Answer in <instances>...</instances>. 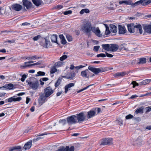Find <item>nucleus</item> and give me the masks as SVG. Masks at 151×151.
I'll return each mask as SVG.
<instances>
[{
    "instance_id": "1",
    "label": "nucleus",
    "mask_w": 151,
    "mask_h": 151,
    "mask_svg": "<svg viewBox=\"0 0 151 151\" xmlns=\"http://www.w3.org/2000/svg\"><path fill=\"white\" fill-rule=\"evenodd\" d=\"M92 25L90 22H88L84 24L81 27L82 31L84 33L89 35L91 32Z\"/></svg>"
},
{
    "instance_id": "2",
    "label": "nucleus",
    "mask_w": 151,
    "mask_h": 151,
    "mask_svg": "<svg viewBox=\"0 0 151 151\" xmlns=\"http://www.w3.org/2000/svg\"><path fill=\"white\" fill-rule=\"evenodd\" d=\"M88 69L96 74H97L100 72H102L105 71L106 69L104 68H96L89 66Z\"/></svg>"
},
{
    "instance_id": "3",
    "label": "nucleus",
    "mask_w": 151,
    "mask_h": 151,
    "mask_svg": "<svg viewBox=\"0 0 151 151\" xmlns=\"http://www.w3.org/2000/svg\"><path fill=\"white\" fill-rule=\"evenodd\" d=\"M28 83L30 88L33 90H37L39 86L38 81L36 79L33 82L29 81Z\"/></svg>"
},
{
    "instance_id": "4",
    "label": "nucleus",
    "mask_w": 151,
    "mask_h": 151,
    "mask_svg": "<svg viewBox=\"0 0 151 151\" xmlns=\"http://www.w3.org/2000/svg\"><path fill=\"white\" fill-rule=\"evenodd\" d=\"M66 119L67 122L69 125L74 124L78 122L76 118V116L75 115H73L68 117Z\"/></svg>"
},
{
    "instance_id": "5",
    "label": "nucleus",
    "mask_w": 151,
    "mask_h": 151,
    "mask_svg": "<svg viewBox=\"0 0 151 151\" xmlns=\"http://www.w3.org/2000/svg\"><path fill=\"white\" fill-rule=\"evenodd\" d=\"M75 115L76 116V118L78 122H80L84 121L85 119L86 116L83 112H81Z\"/></svg>"
},
{
    "instance_id": "6",
    "label": "nucleus",
    "mask_w": 151,
    "mask_h": 151,
    "mask_svg": "<svg viewBox=\"0 0 151 151\" xmlns=\"http://www.w3.org/2000/svg\"><path fill=\"white\" fill-rule=\"evenodd\" d=\"M112 139L110 138H107L102 140L101 145H111L112 143Z\"/></svg>"
},
{
    "instance_id": "7",
    "label": "nucleus",
    "mask_w": 151,
    "mask_h": 151,
    "mask_svg": "<svg viewBox=\"0 0 151 151\" xmlns=\"http://www.w3.org/2000/svg\"><path fill=\"white\" fill-rule=\"evenodd\" d=\"M74 147L73 146L71 147L70 148L68 146H61L59 147L57 151H74Z\"/></svg>"
},
{
    "instance_id": "8",
    "label": "nucleus",
    "mask_w": 151,
    "mask_h": 151,
    "mask_svg": "<svg viewBox=\"0 0 151 151\" xmlns=\"http://www.w3.org/2000/svg\"><path fill=\"white\" fill-rule=\"evenodd\" d=\"M53 93L52 88L50 87H48L45 89V95L47 97H48L51 95Z\"/></svg>"
},
{
    "instance_id": "9",
    "label": "nucleus",
    "mask_w": 151,
    "mask_h": 151,
    "mask_svg": "<svg viewBox=\"0 0 151 151\" xmlns=\"http://www.w3.org/2000/svg\"><path fill=\"white\" fill-rule=\"evenodd\" d=\"M47 97L43 93L41 94L38 99V103L39 104L41 105L44 103L46 98Z\"/></svg>"
},
{
    "instance_id": "10",
    "label": "nucleus",
    "mask_w": 151,
    "mask_h": 151,
    "mask_svg": "<svg viewBox=\"0 0 151 151\" xmlns=\"http://www.w3.org/2000/svg\"><path fill=\"white\" fill-rule=\"evenodd\" d=\"M22 2L23 5L25 6L27 9L31 8L32 6V2L27 0H23Z\"/></svg>"
},
{
    "instance_id": "11",
    "label": "nucleus",
    "mask_w": 151,
    "mask_h": 151,
    "mask_svg": "<svg viewBox=\"0 0 151 151\" xmlns=\"http://www.w3.org/2000/svg\"><path fill=\"white\" fill-rule=\"evenodd\" d=\"M11 8L12 10L19 11L22 9V6L20 4H16L12 5L11 6Z\"/></svg>"
},
{
    "instance_id": "12",
    "label": "nucleus",
    "mask_w": 151,
    "mask_h": 151,
    "mask_svg": "<svg viewBox=\"0 0 151 151\" xmlns=\"http://www.w3.org/2000/svg\"><path fill=\"white\" fill-rule=\"evenodd\" d=\"M127 30L124 26H122L121 25L118 26V33L119 34H124L126 33Z\"/></svg>"
},
{
    "instance_id": "13",
    "label": "nucleus",
    "mask_w": 151,
    "mask_h": 151,
    "mask_svg": "<svg viewBox=\"0 0 151 151\" xmlns=\"http://www.w3.org/2000/svg\"><path fill=\"white\" fill-rule=\"evenodd\" d=\"M143 26V29L146 32L151 34V25L144 24Z\"/></svg>"
},
{
    "instance_id": "14",
    "label": "nucleus",
    "mask_w": 151,
    "mask_h": 151,
    "mask_svg": "<svg viewBox=\"0 0 151 151\" xmlns=\"http://www.w3.org/2000/svg\"><path fill=\"white\" fill-rule=\"evenodd\" d=\"M89 71L88 69H86L81 72V75L83 78H88L89 77Z\"/></svg>"
},
{
    "instance_id": "15",
    "label": "nucleus",
    "mask_w": 151,
    "mask_h": 151,
    "mask_svg": "<svg viewBox=\"0 0 151 151\" xmlns=\"http://www.w3.org/2000/svg\"><path fill=\"white\" fill-rule=\"evenodd\" d=\"M96 111V108H95L88 112V119L90 118L95 115Z\"/></svg>"
},
{
    "instance_id": "16",
    "label": "nucleus",
    "mask_w": 151,
    "mask_h": 151,
    "mask_svg": "<svg viewBox=\"0 0 151 151\" xmlns=\"http://www.w3.org/2000/svg\"><path fill=\"white\" fill-rule=\"evenodd\" d=\"M127 27L128 31L130 33H133L135 31V29L134 23H131L127 24Z\"/></svg>"
},
{
    "instance_id": "17",
    "label": "nucleus",
    "mask_w": 151,
    "mask_h": 151,
    "mask_svg": "<svg viewBox=\"0 0 151 151\" xmlns=\"http://www.w3.org/2000/svg\"><path fill=\"white\" fill-rule=\"evenodd\" d=\"M76 74L75 72H71L70 73L69 75L68 74L65 76H63V77L67 79H69L70 80H72L75 77Z\"/></svg>"
},
{
    "instance_id": "18",
    "label": "nucleus",
    "mask_w": 151,
    "mask_h": 151,
    "mask_svg": "<svg viewBox=\"0 0 151 151\" xmlns=\"http://www.w3.org/2000/svg\"><path fill=\"white\" fill-rule=\"evenodd\" d=\"M22 98L21 97H18L16 98L15 96H14L9 98L8 99V101L9 102H11L12 101H19Z\"/></svg>"
},
{
    "instance_id": "19",
    "label": "nucleus",
    "mask_w": 151,
    "mask_h": 151,
    "mask_svg": "<svg viewBox=\"0 0 151 151\" xmlns=\"http://www.w3.org/2000/svg\"><path fill=\"white\" fill-rule=\"evenodd\" d=\"M119 46L118 45L115 44H110V51L114 52L117 50Z\"/></svg>"
},
{
    "instance_id": "20",
    "label": "nucleus",
    "mask_w": 151,
    "mask_h": 151,
    "mask_svg": "<svg viewBox=\"0 0 151 151\" xmlns=\"http://www.w3.org/2000/svg\"><path fill=\"white\" fill-rule=\"evenodd\" d=\"M32 144V140L27 142L24 145L23 148L24 150H27L29 149L31 147Z\"/></svg>"
},
{
    "instance_id": "21",
    "label": "nucleus",
    "mask_w": 151,
    "mask_h": 151,
    "mask_svg": "<svg viewBox=\"0 0 151 151\" xmlns=\"http://www.w3.org/2000/svg\"><path fill=\"white\" fill-rule=\"evenodd\" d=\"M110 30L111 32L114 33H116L117 32V28L115 25L111 24L110 25Z\"/></svg>"
},
{
    "instance_id": "22",
    "label": "nucleus",
    "mask_w": 151,
    "mask_h": 151,
    "mask_svg": "<svg viewBox=\"0 0 151 151\" xmlns=\"http://www.w3.org/2000/svg\"><path fill=\"white\" fill-rule=\"evenodd\" d=\"M134 26L135 29L136 28L137 30H139V32L140 34L142 33L143 31L142 29V27L140 24H137V23H136L135 25H134Z\"/></svg>"
},
{
    "instance_id": "23",
    "label": "nucleus",
    "mask_w": 151,
    "mask_h": 151,
    "mask_svg": "<svg viewBox=\"0 0 151 151\" xmlns=\"http://www.w3.org/2000/svg\"><path fill=\"white\" fill-rule=\"evenodd\" d=\"M74 84L73 83H69L66 85L65 87V93H66L68 90V88L74 86Z\"/></svg>"
},
{
    "instance_id": "24",
    "label": "nucleus",
    "mask_w": 151,
    "mask_h": 151,
    "mask_svg": "<svg viewBox=\"0 0 151 151\" xmlns=\"http://www.w3.org/2000/svg\"><path fill=\"white\" fill-rule=\"evenodd\" d=\"M144 107L143 106H141L139 108L137 109L134 112V113L136 114L140 113L143 114L144 111Z\"/></svg>"
},
{
    "instance_id": "25",
    "label": "nucleus",
    "mask_w": 151,
    "mask_h": 151,
    "mask_svg": "<svg viewBox=\"0 0 151 151\" xmlns=\"http://www.w3.org/2000/svg\"><path fill=\"white\" fill-rule=\"evenodd\" d=\"M33 4L37 6L40 5L42 3L41 0H32Z\"/></svg>"
},
{
    "instance_id": "26",
    "label": "nucleus",
    "mask_w": 151,
    "mask_h": 151,
    "mask_svg": "<svg viewBox=\"0 0 151 151\" xmlns=\"http://www.w3.org/2000/svg\"><path fill=\"white\" fill-rule=\"evenodd\" d=\"M22 148V147L20 146H17L14 147H13L10 148L9 151H13L14 150H20Z\"/></svg>"
},
{
    "instance_id": "27",
    "label": "nucleus",
    "mask_w": 151,
    "mask_h": 151,
    "mask_svg": "<svg viewBox=\"0 0 151 151\" xmlns=\"http://www.w3.org/2000/svg\"><path fill=\"white\" fill-rule=\"evenodd\" d=\"M126 74V73L125 72L118 73L114 74V76L116 77H118L120 76H123Z\"/></svg>"
},
{
    "instance_id": "28",
    "label": "nucleus",
    "mask_w": 151,
    "mask_h": 151,
    "mask_svg": "<svg viewBox=\"0 0 151 151\" xmlns=\"http://www.w3.org/2000/svg\"><path fill=\"white\" fill-rule=\"evenodd\" d=\"M102 46L105 50L107 51H110V44H102Z\"/></svg>"
},
{
    "instance_id": "29",
    "label": "nucleus",
    "mask_w": 151,
    "mask_h": 151,
    "mask_svg": "<svg viewBox=\"0 0 151 151\" xmlns=\"http://www.w3.org/2000/svg\"><path fill=\"white\" fill-rule=\"evenodd\" d=\"M59 37L61 39V43L63 45L65 44L67 42L63 35H60Z\"/></svg>"
},
{
    "instance_id": "30",
    "label": "nucleus",
    "mask_w": 151,
    "mask_h": 151,
    "mask_svg": "<svg viewBox=\"0 0 151 151\" xmlns=\"http://www.w3.org/2000/svg\"><path fill=\"white\" fill-rule=\"evenodd\" d=\"M51 39L52 42H55L58 44L57 41V35H53L51 36Z\"/></svg>"
},
{
    "instance_id": "31",
    "label": "nucleus",
    "mask_w": 151,
    "mask_h": 151,
    "mask_svg": "<svg viewBox=\"0 0 151 151\" xmlns=\"http://www.w3.org/2000/svg\"><path fill=\"white\" fill-rule=\"evenodd\" d=\"M139 61L137 63V64H144L146 62V59L145 58H139Z\"/></svg>"
},
{
    "instance_id": "32",
    "label": "nucleus",
    "mask_w": 151,
    "mask_h": 151,
    "mask_svg": "<svg viewBox=\"0 0 151 151\" xmlns=\"http://www.w3.org/2000/svg\"><path fill=\"white\" fill-rule=\"evenodd\" d=\"M151 81V80L150 79H146L140 83L139 84L140 85H145L149 83Z\"/></svg>"
},
{
    "instance_id": "33",
    "label": "nucleus",
    "mask_w": 151,
    "mask_h": 151,
    "mask_svg": "<svg viewBox=\"0 0 151 151\" xmlns=\"http://www.w3.org/2000/svg\"><path fill=\"white\" fill-rule=\"evenodd\" d=\"M142 5L143 6L147 5L151 3V0H142Z\"/></svg>"
},
{
    "instance_id": "34",
    "label": "nucleus",
    "mask_w": 151,
    "mask_h": 151,
    "mask_svg": "<svg viewBox=\"0 0 151 151\" xmlns=\"http://www.w3.org/2000/svg\"><path fill=\"white\" fill-rule=\"evenodd\" d=\"M4 87L9 89H12L14 88V85L12 83H9L5 85Z\"/></svg>"
},
{
    "instance_id": "35",
    "label": "nucleus",
    "mask_w": 151,
    "mask_h": 151,
    "mask_svg": "<svg viewBox=\"0 0 151 151\" xmlns=\"http://www.w3.org/2000/svg\"><path fill=\"white\" fill-rule=\"evenodd\" d=\"M63 63V62L58 61L55 64L54 66L56 68L62 66Z\"/></svg>"
},
{
    "instance_id": "36",
    "label": "nucleus",
    "mask_w": 151,
    "mask_h": 151,
    "mask_svg": "<svg viewBox=\"0 0 151 151\" xmlns=\"http://www.w3.org/2000/svg\"><path fill=\"white\" fill-rule=\"evenodd\" d=\"M56 68L54 65L50 71L51 74L54 73L57 71V70L56 69Z\"/></svg>"
},
{
    "instance_id": "37",
    "label": "nucleus",
    "mask_w": 151,
    "mask_h": 151,
    "mask_svg": "<svg viewBox=\"0 0 151 151\" xmlns=\"http://www.w3.org/2000/svg\"><path fill=\"white\" fill-rule=\"evenodd\" d=\"M89 10L88 9H83L81 10L80 13L81 14H83L84 13H88L89 12Z\"/></svg>"
},
{
    "instance_id": "38",
    "label": "nucleus",
    "mask_w": 151,
    "mask_h": 151,
    "mask_svg": "<svg viewBox=\"0 0 151 151\" xmlns=\"http://www.w3.org/2000/svg\"><path fill=\"white\" fill-rule=\"evenodd\" d=\"M100 30L99 29V28L98 27H97V29L96 30V32L95 33V34H96V35L97 36L100 37L102 36V35L101 34H100Z\"/></svg>"
},
{
    "instance_id": "39",
    "label": "nucleus",
    "mask_w": 151,
    "mask_h": 151,
    "mask_svg": "<svg viewBox=\"0 0 151 151\" xmlns=\"http://www.w3.org/2000/svg\"><path fill=\"white\" fill-rule=\"evenodd\" d=\"M94 84H91V85H88V86H86V87H85L84 88H83V89H81V90H79L77 92L78 93L84 90H86V89H87V88H88L90 86H92V85H93Z\"/></svg>"
},
{
    "instance_id": "40",
    "label": "nucleus",
    "mask_w": 151,
    "mask_h": 151,
    "mask_svg": "<svg viewBox=\"0 0 151 151\" xmlns=\"http://www.w3.org/2000/svg\"><path fill=\"white\" fill-rule=\"evenodd\" d=\"M123 3H124L126 4H128V5L130 4V3L129 1H125V0L122 1H119V4H123Z\"/></svg>"
},
{
    "instance_id": "41",
    "label": "nucleus",
    "mask_w": 151,
    "mask_h": 151,
    "mask_svg": "<svg viewBox=\"0 0 151 151\" xmlns=\"http://www.w3.org/2000/svg\"><path fill=\"white\" fill-rule=\"evenodd\" d=\"M61 81V79L59 78H58L57 80L56 83H55V86L57 87L60 84Z\"/></svg>"
},
{
    "instance_id": "42",
    "label": "nucleus",
    "mask_w": 151,
    "mask_h": 151,
    "mask_svg": "<svg viewBox=\"0 0 151 151\" xmlns=\"http://www.w3.org/2000/svg\"><path fill=\"white\" fill-rule=\"evenodd\" d=\"M38 58L37 57V56L36 55L30 57H28L26 58V59L28 60L29 59H32L35 60L37 59H38Z\"/></svg>"
},
{
    "instance_id": "43",
    "label": "nucleus",
    "mask_w": 151,
    "mask_h": 151,
    "mask_svg": "<svg viewBox=\"0 0 151 151\" xmlns=\"http://www.w3.org/2000/svg\"><path fill=\"white\" fill-rule=\"evenodd\" d=\"M111 32L110 30L109 29V27H106V30L105 32V34L106 35H109Z\"/></svg>"
},
{
    "instance_id": "44",
    "label": "nucleus",
    "mask_w": 151,
    "mask_h": 151,
    "mask_svg": "<svg viewBox=\"0 0 151 151\" xmlns=\"http://www.w3.org/2000/svg\"><path fill=\"white\" fill-rule=\"evenodd\" d=\"M146 114L149 112L151 111V107L150 106H148L145 108Z\"/></svg>"
},
{
    "instance_id": "45",
    "label": "nucleus",
    "mask_w": 151,
    "mask_h": 151,
    "mask_svg": "<svg viewBox=\"0 0 151 151\" xmlns=\"http://www.w3.org/2000/svg\"><path fill=\"white\" fill-rule=\"evenodd\" d=\"M67 58V56L66 55H64L62 56L60 58V59L61 61H63L64 60L66 59Z\"/></svg>"
},
{
    "instance_id": "46",
    "label": "nucleus",
    "mask_w": 151,
    "mask_h": 151,
    "mask_svg": "<svg viewBox=\"0 0 151 151\" xmlns=\"http://www.w3.org/2000/svg\"><path fill=\"white\" fill-rule=\"evenodd\" d=\"M66 38L68 40L69 42L71 41L72 40V37L69 35H66Z\"/></svg>"
},
{
    "instance_id": "47",
    "label": "nucleus",
    "mask_w": 151,
    "mask_h": 151,
    "mask_svg": "<svg viewBox=\"0 0 151 151\" xmlns=\"http://www.w3.org/2000/svg\"><path fill=\"white\" fill-rule=\"evenodd\" d=\"M38 76H44L45 75V72L42 71H39L37 73Z\"/></svg>"
},
{
    "instance_id": "48",
    "label": "nucleus",
    "mask_w": 151,
    "mask_h": 151,
    "mask_svg": "<svg viewBox=\"0 0 151 151\" xmlns=\"http://www.w3.org/2000/svg\"><path fill=\"white\" fill-rule=\"evenodd\" d=\"M72 13V11L71 10H68L64 12L63 13V14L65 15H67L69 14H71Z\"/></svg>"
},
{
    "instance_id": "49",
    "label": "nucleus",
    "mask_w": 151,
    "mask_h": 151,
    "mask_svg": "<svg viewBox=\"0 0 151 151\" xmlns=\"http://www.w3.org/2000/svg\"><path fill=\"white\" fill-rule=\"evenodd\" d=\"M142 0H140L139 1H137L136 2H135V3L133 4V5L135 6H137L139 4H142Z\"/></svg>"
},
{
    "instance_id": "50",
    "label": "nucleus",
    "mask_w": 151,
    "mask_h": 151,
    "mask_svg": "<svg viewBox=\"0 0 151 151\" xmlns=\"http://www.w3.org/2000/svg\"><path fill=\"white\" fill-rule=\"evenodd\" d=\"M97 57H101L102 58H104L106 57V55L103 53H101L99 54H98L97 55Z\"/></svg>"
},
{
    "instance_id": "51",
    "label": "nucleus",
    "mask_w": 151,
    "mask_h": 151,
    "mask_svg": "<svg viewBox=\"0 0 151 151\" xmlns=\"http://www.w3.org/2000/svg\"><path fill=\"white\" fill-rule=\"evenodd\" d=\"M126 45L125 44H123L121 45V47L122 49H124L125 50H128V49L126 48Z\"/></svg>"
},
{
    "instance_id": "52",
    "label": "nucleus",
    "mask_w": 151,
    "mask_h": 151,
    "mask_svg": "<svg viewBox=\"0 0 151 151\" xmlns=\"http://www.w3.org/2000/svg\"><path fill=\"white\" fill-rule=\"evenodd\" d=\"M47 134H48L46 133L45 132V133H43L42 134H40V135H39L37 136V137L36 138V140H37L41 138V137H39V136H43V135H47Z\"/></svg>"
},
{
    "instance_id": "53",
    "label": "nucleus",
    "mask_w": 151,
    "mask_h": 151,
    "mask_svg": "<svg viewBox=\"0 0 151 151\" xmlns=\"http://www.w3.org/2000/svg\"><path fill=\"white\" fill-rule=\"evenodd\" d=\"M133 117V116L131 114H129L126 116L125 118L127 119H131Z\"/></svg>"
},
{
    "instance_id": "54",
    "label": "nucleus",
    "mask_w": 151,
    "mask_h": 151,
    "mask_svg": "<svg viewBox=\"0 0 151 151\" xmlns=\"http://www.w3.org/2000/svg\"><path fill=\"white\" fill-rule=\"evenodd\" d=\"M25 65L23 66H21V67L22 68H24L26 67H29L30 66H33L32 65V64H27V65L26 64H25Z\"/></svg>"
},
{
    "instance_id": "55",
    "label": "nucleus",
    "mask_w": 151,
    "mask_h": 151,
    "mask_svg": "<svg viewBox=\"0 0 151 151\" xmlns=\"http://www.w3.org/2000/svg\"><path fill=\"white\" fill-rule=\"evenodd\" d=\"M40 37L41 36L40 35H38L34 37L33 38V39L34 41H37L38 40L39 38H40Z\"/></svg>"
},
{
    "instance_id": "56",
    "label": "nucleus",
    "mask_w": 151,
    "mask_h": 151,
    "mask_svg": "<svg viewBox=\"0 0 151 151\" xmlns=\"http://www.w3.org/2000/svg\"><path fill=\"white\" fill-rule=\"evenodd\" d=\"M100 48L99 46H95L93 47V50L95 51H97Z\"/></svg>"
},
{
    "instance_id": "57",
    "label": "nucleus",
    "mask_w": 151,
    "mask_h": 151,
    "mask_svg": "<svg viewBox=\"0 0 151 151\" xmlns=\"http://www.w3.org/2000/svg\"><path fill=\"white\" fill-rule=\"evenodd\" d=\"M60 123H61L63 125H64L66 122V121L65 119H62L59 121Z\"/></svg>"
},
{
    "instance_id": "58",
    "label": "nucleus",
    "mask_w": 151,
    "mask_h": 151,
    "mask_svg": "<svg viewBox=\"0 0 151 151\" xmlns=\"http://www.w3.org/2000/svg\"><path fill=\"white\" fill-rule=\"evenodd\" d=\"M91 31H92L94 33L96 32V30L97 29V27L95 28L94 27H93L92 26L91 27Z\"/></svg>"
},
{
    "instance_id": "59",
    "label": "nucleus",
    "mask_w": 151,
    "mask_h": 151,
    "mask_svg": "<svg viewBox=\"0 0 151 151\" xmlns=\"http://www.w3.org/2000/svg\"><path fill=\"white\" fill-rule=\"evenodd\" d=\"M63 7V6L62 5H57L55 7V9H59L61 8H62Z\"/></svg>"
},
{
    "instance_id": "60",
    "label": "nucleus",
    "mask_w": 151,
    "mask_h": 151,
    "mask_svg": "<svg viewBox=\"0 0 151 151\" xmlns=\"http://www.w3.org/2000/svg\"><path fill=\"white\" fill-rule=\"evenodd\" d=\"M27 76L26 75H22V78L21 79V80L23 82L24 81L25 79L26 78Z\"/></svg>"
},
{
    "instance_id": "61",
    "label": "nucleus",
    "mask_w": 151,
    "mask_h": 151,
    "mask_svg": "<svg viewBox=\"0 0 151 151\" xmlns=\"http://www.w3.org/2000/svg\"><path fill=\"white\" fill-rule=\"evenodd\" d=\"M132 84H133V87L134 88L135 87V86H138L139 84L138 83H137L135 81H133L132 83Z\"/></svg>"
},
{
    "instance_id": "62",
    "label": "nucleus",
    "mask_w": 151,
    "mask_h": 151,
    "mask_svg": "<svg viewBox=\"0 0 151 151\" xmlns=\"http://www.w3.org/2000/svg\"><path fill=\"white\" fill-rule=\"evenodd\" d=\"M106 56L107 57L109 58H112L113 56V55L110 54L108 53L107 52H105Z\"/></svg>"
},
{
    "instance_id": "63",
    "label": "nucleus",
    "mask_w": 151,
    "mask_h": 151,
    "mask_svg": "<svg viewBox=\"0 0 151 151\" xmlns=\"http://www.w3.org/2000/svg\"><path fill=\"white\" fill-rule=\"evenodd\" d=\"M41 62L40 61H39L36 63H34L33 64H32V65L33 66L35 65H40L41 64Z\"/></svg>"
},
{
    "instance_id": "64",
    "label": "nucleus",
    "mask_w": 151,
    "mask_h": 151,
    "mask_svg": "<svg viewBox=\"0 0 151 151\" xmlns=\"http://www.w3.org/2000/svg\"><path fill=\"white\" fill-rule=\"evenodd\" d=\"M118 124L119 125H122L123 124V121H122V120L121 119H119V120H118Z\"/></svg>"
}]
</instances>
